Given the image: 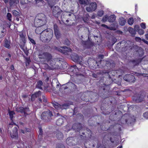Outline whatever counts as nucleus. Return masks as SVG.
Instances as JSON below:
<instances>
[{
  "label": "nucleus",
  "instance_id": "59",
  "mask_svg": "<svg viewBox=\"0 0 148 148\" xmlns=\"http://www.w3.org/2000/svg\"><path fill=\"white\" fill-rule=\"evenodd\" d=\"M108 16H106L103 17V18H102V21H103L105 22L107 20H108Z\"/></svg>",
  "mask_w": 148,
  "mask_h": 148
},
{
  "label": "nucleus",
  "instance_id": "55",
  "mask_svg": "<svg viewBox=\"0 0 148 148\" xmlns=\"http://www.w3.org/2000/svg\"><path fill=\"white\" fill-rule=\"evenodd\" d=\"M140 27L139 25H134V29L136 31H137L139 29Z\"/></svg>",
  "mask_w": 148,
  "mask_h": 148
},
{
  "label": "nucleus",
  "instance_id": "58",
  "mask_svg": "<svg viewBox=\"0 0 148 148\" xmlns=\"http://www.w3.org/2000/svg\"><path fill=\"white\" fill-rule=\"evenodd\" d=\"M79 3L81 4H84L85 3V1L84 0H79Z\"/></svg>",
  "mask_w": 148,
  "mask_h": 148
},
{
  "label": "nucleus",
  "instance_id": "43",
  "mask_svg": "<svg viewBox=\"0 0 148 148\" xmlns=\"http://www.w3.org/2000/svg\"><path fill=\"white\" fill-rule=\"evenodd\" d=\"M10 117L12 120L13 117V115L15 114L14 112L12 111H9L8 112Z\"/></svg>",
  "mask_w": 148,
  "mask_h": 148
},
{
  "label": "nucleus",
  "instance_id": "8",
  "mask_svg": "<svg viewBox=\"0 0 148 148\" xmlns=\"http://www.w3.org/2000/svg\"><path fill=\"white\" fill-rule=\"evenodd\" d=\"M16 111L18 112L24 113V114H27L29 111V108L28 107H17L16 108Z\"/></svg>",
  "mask_w": 148,
  "mask_h": 148
},
{
  "label": "nucleus",
  "instance_id": "63",
  "mask_svg": "<svg viewBox=\"0 0 148 148\" xmlns=\"http://www.w3.org/2000/svg\"><path fill=\"white\" fill-rule=\"evenodd\" d=\"M29 39L30 41V42H32V43L34 44V45L36 44V43L35 41L33 39L30 38L29 37Z\"/></svg>",
  "mask_w": 148,
  "mask_h": 148
},
{
  "label": "nucleus",
  "instance_id": "32",
  "mask_svg": "<svg viewBox=\"0 0 148 148\" xmlns=\"http://www.w3.org/2000/svg\"><path fill=\"white\" fill-rule=\"evenodd\" d=\"M12 14L15 17H21L20 13L15 10L12 11Z\"/></svg>",
  "mask_w": 148,
  "mask_h": 148
},
{
  "label": "nucleus",
  "instance_id": "53",
  "mask_svg": "<svg viewBox=\"0 0 148 148\" xmlns=\"http://www.w3.org/2000/svg\"><path fill=\"white\" fill-rule=\"evenodd\" d=\"M138 75L142 76L144 77H147L148 76V74L145 73H138Z\"/></svg>",
  "mask_w": 148,
  "mask_h": 148
},
{
  "label": "nucleus",
  "instance_id": "9",
  "mask_svg": "<svg viewBox=\"0 0 148 148\" xmlns=\"http://www.w3.org/2000/svg\"><path fill=\"white\" fill-rule=\"evenodd\" d=\"M123 78L125 81L131 83H134L136 80L135 76L131 74H128L125 75Z\"/></svg>",
  "mask_w": 148,
  "mask_h": 148
},
{
  "label": "nucleus",
  "instance_id": "51",
  "mask_svg": "<svg viewBox=\"0 0 148 148\" xmlns=\"http://www.w3.org/2000/svg\"><path fill=\"white\" fill-rule=\"evenodd\" d=\"M103 14V11H100L98 12L97 13V15L100 17H101Z\"/></svg>",
  "mask_w": 148,
  "mask_h": 148
},
{
  "label": "nucleus",
  "instance_id": "54",
  "mask_svg": "<svg viewBox=\"0 0 148 148\" xmlns=\"http://www.w3.org/2000/svg\"><path fill=\"white\" fill-rule=\"evenodd\" d=\"M143 116L145 118L148 119V112H146L143 114Z\"/></svg>",
  "mask_w": 148,
  "mask_h": 148
},
{
  "label": "nucleus",
  "instance_id": "29",
  "mask_svg": "<svg viewBox=\"0 0 148 148\" xmlns=\"http://www.w3.org/2000/svg\"><path fill=\"white\" fill-rule=\"evenodd\" d=\"M88 64H90V65L92 66V65L95 66L97 64V62L94 59H90L88 60Z\"/></svg>",
  "mask_w": 148,
  "mask_h": 148
},
{
  "label": "nucleus",
  "instance_id": "3",
  "mask_svg": "<svg viewBox=\"0 0 148 148\" xmlns=\"http://www.w3.org/2000/svg\"><path fill=\"white\" fill-rule=\"evenodd\" d=\"M16 124L13 123V124H10L8 127V131H9L10 130V128L13 127V129L12 131L10 132V136L11 137L15 139H17L18 138V134L17 132L18 128V127L16 125V127H14Z\"/></svg>",
  "mask_w": 148,
  "mask_h": 148
},
{
  "label": "nucleus",
  "instance_id": "13",
  "mask_svg": "<svg viewBox=\"0 0 148 148\" xmlns=\"http://www.w3.org/2000/svg\"><path fill=\"white\" fill-rule=\"evenodd\" d=\"M6 33L7 30L6 28L0 23V38H3Z\"/></svg>",
  "mask_w": 148,
  "mask_h": 148
},
{
  "label": "nucleus",
  "instance_id": "27",
  "mask_svg": "<svg viewBox=\"0 0 148 148\" xmlns=\"http://www.w3.org/2000/svg\"><path fill=\"white\" fill-rule=\"evenodd\" d=\"M42 86L43 82L39 80L37 82L36 86V88H38L39 89L42 90Z\"/></svg>",
  "mask_w": 148,
  "mask_h": 148
},
{
  "label": "nucleus",
  "instance_id": "36",
  "mask_svg": "<svg viewBox=\"0 0 148 148\" xmlns=\"http://www.w3.org/2000/svg\"><path fill=\"white\" fill-rule=\"evenodd\" d=\"M15 0H9V3L10 7H13L16 5Z\"/></svg>",
  "mask_w": 148,
  "mask_h": 148
},
{
  "label": "nucleus",
  "instance_id": "20",
  "mask_svg": "<svg viewBox=\"0 0 148 148\" xmlns=\"http://www.w3.org/2000/svg\"><path fill=\"white\" fill-rule=\"evenodd\" d=\"M71 58L75 62H79L80 61L79 56L76 53L72 54L71 56Z\"/></svg>",
  "mask_w": 148,
  "mask_h": 148
},
{
  "label": "nucleus",
  "instance_id": "42",
  "mask_svg": "<svg viewBox=\"0 0 148 148\" xmlns=\"http://www.w3.org/2000/svg\"><path fill=\"white\" fill-rule=\"evenodd\" d=\"M69 106V105L68 103H64L61 105V109H66Z\"/></svg>",
  "mask_w": 148,
  "mask_h": 148
},
{
  "label": "nucleus",
  "instance_id": "6",
  "mask_svg": "<svg viewBox=\"0 0 148 148\" xmlns=\"http://www.w3.org/2000/svg\"><path fill=\"white\" fill-rule=\"evenodd\" d=\"M51 8L53 16L57 18H58L59 16L62 17L61 13L62 12V11L58 6L53 5L51 6Z\"/></svg>",
  "mask_w": 148,
  "mask_h": 148
},
{
  "label": "nucleus",
  "instance_id": "37",
  "mask_svg": "<svg viewBox=\"0 0 148 148\" xmlns=\"http://www.w3.org/2000/svg\"><path fill=\"white\" fill-rule=\"evenodd\" d=\"M113 82L114 83L117 84L119 86L121 85V81L120 79H119V78L118 79H114V80H113Z\"/></svg>",
  "mask_w": 148,
  "mask_h": 148
},
{
  "label": "nucleus",
  "instance_id": "47",
  "mask_svg": "<svg viewBox=\"0 0 148 148\" xmlns=\"http://www.w3.org/2000/svg\"><path fill=\"white\" fill-rule=\"evenodd\" d=\"M55 35L56 38L58 39L60 37V31L55 32Z\"/></svg>",
  "mask_w": 148,
  "mask_h": 148
},
{
  "label": "nucleus",
  "instance_id": "45",
  "mask_svg": "<svg viewBox=\"0 0 148 148\" xmlns=\"http://www.w3.org/2000/svg\"><path fill=\"white\" fill-rule=\"evenodd\" d=\"M63 43L66 45L69 46L70 44V42L67 39H66L64 41Z\"/></svg>",
  "mask_w": 148,
  "mask_h": 148
},
{
  "label": "nucleus",
  "instance_id": "49",
  "mask_svg": "<svg viewBox=\"0 0 148 148\" xmlns=\"http://www.w3.org/2000/svg\"><path fill=\"white\" fill-rule=\"evenodd\" d=\"M139 34L140 35H143L144 33V31L142 29H139L137 31Z\"/></svg>",
  "mask_w": 148,
  "mask_h": 148
},
{
  "label": "nucleus",
  "instance_id": "44",
  "mask_svg": "<svg viewBox=\"0 0 148 148\" xmlns=\"http://www.w3.org/2000/svg\"><path fill=\"white\" fill-rule=\"evenodd\" d=\"M6 17L9 21H12V15L10 13H8L7 14Z\"/></svg>",
  "mask_w": 148,
  "mask_h": 148
},
{
  "label": "nucleus",
  "instance_id": "19",
  "mask_svg": "<svg viewBox=\"0 0 148 148\" xmlns=\"http://www.w3.org/2000/svg\"><path fill=\"white\" fill-rule=\"evenodd\" d=\"M54 134L57 139L60 140L62 139L63 137V134L59 130H56L54 132Z\"/></svg>",
  "mask_w": 148,
  "mask_h": 148
},
{
  "label": "nucleus",
  "instance_id": "48",
  "mask_svg": "<svg viewBox=\"0 0 148 148\" xmlns=\"http://www.w3.org/2000/svg\"><path fill=\"white\" fill-rule=\"evenodd\" d=\"M117 27V25H116V26H114V27L110 26V27H108V29H109L110 30H115L116 29V28Z\"/></svg>",
  "mask_w": 148,
  "mask_h": 148
},
{
  "label": "nucleus",
  "instance_id": "60",
  "mask_svg": "<svg viewBox=\"0 0 148 148\" xmlns=\"http://www.w3.org/2000/svg\"><path fill=\"white\" fill-rule=\"evenodd\" d=\"M53 82H56L57 83L56 85V87H58L60 84V83L58 81L57 79H55L53 81Z\"/></svg>",
  "mask_w": 148,
  "mask_h": 148
},
{
  "label": "nucleus",
  "instance_id": "21",
  "mask_svg": "<svg viewBox=\"0 0 148 148\" xmlns=\"http://www.w3.org/2000/svg\"><path fill=\"white\" fill-rule=\"evenodd\" d=\"M74 138L73 137H69L66 140L67 144L69 146H72L75 144L73 140Z\"/></svg>",
  "mask_w": 148,
  "mask_h": 148
},
{
  "label": "nucleus",
  "instance_id": "26",
  "mask_svg": "<svg viewBox=\"0 0 148 148\" xmlns=\"http://www.w3.org/2000/svg\"><path fill=\"white\" fill-rule=\"evenodd\" d=\"M66 86L64 87V89H66L68 88H70V87H74L75 86V85L72 82H69L67 83Z\"/></svg>",
  "mask_w": 148,
  "mask_h": 148
},
{
  "label": "nucleus",
  "instance_id": "61",
  "mask_svg": "<svg viewBox=\"0 0 148 148\" xmlns=\"http://www.w3.org/2000/svg\"><path fill=\"white\" fill-rule=\"evenodd\" d=\"M20 43L21 44L19 45V46L21 48L23 49L25 47V43L24 44L23 42H20Z\"/></svg>",
  "mask_w": 148,
  "mask_h": 148
},
{
  "label": "nucleus",
  "instance_id": "62",
  "mask_svg": "<svg viewBox=\"0 0 148 148\" xmlns=\"http://www.w3.org/2000/svg\"><path fill=\"white\" fill-rule=\"evenodd\" d=\"M42 97L44 102L45 103L47 102V99L45 98V97L44 95H42Z\"/></svg>",
  "mask_w": 148,
  "mask_h": 148
},
{
  "label": "nucleus",
  "instance_id": "50",
  "mask_svg": "<svg viewBox=\"0 0 148 148\" xmlns=\"http://www.w3.org/2000/svg\"><path fill=\"white\" fill-rule=\"evenodd\" d=\"M129 44H130V42L129 41H128L126 43H125V48H126V50L128 49V47H130V45Z\"/></svg>",
  "mask_w": 148,
  "mask_h": 148
},
{
  "label": "nucleus",
  "instance_id": "57",
  "mask_svg": "<svg viewBox=\"0 0 148 148\" xmlns=\"http://www.w3.org/2000/svg\"><path fill=\"white\" fill-rule=\"evenodd\" d=\"M92 76L93 77L98 79H99L96 73H94L92 74Z\"/></svg>",
  "mask_w": 148,
  "mask_h": 148
},
{
  "label": "nucleus",
  "instance_id": "39",
  "mask_svg": "<svg viewBox=\"0 0 148 148\" xmlns=\"http://www.w3.org/2000/svg\"><path fill=\"white\" fill-rule=\"evenodd\" d=\"M53 106L56 109L58 110L61 109V105H60L58 103H53Z\"/></svg>",
  "mask_w": 148,
  "mask_h": 148
},
{
  "label": "nucleus",
  "instance_id": "30",
  "mask_svg": "<svg viewBox=\"0 0 148 148\" xmlns=\"http://www.w3.org/2000/svg\"><path fill=\"white\" fill-rule=\"evenodd\" d=\"M20 38V42H23L24 44L25 43V36L22 33L19 35Z\"/></svg>",
  "mask_w": 148,
  "mask_h": 148
},
{
  "label": "nucleus",
  "instance_id": "14",
  "mask_svg": "<svg viewBox=\"0 0 148 148\" xmlns=\"http://www.w3.org/2000/svg\"><path fill=\"white\" fill-rule=\"evenodd\" d=\"M3 46L5 47L8 49L11 48L10 40L9 38H5L3 41Z\"/></svg>",
  "mask_w": 148,
  "mask_h": 148
},
{
  "label": "nucleus",
  "instance_id": "33",
  "mask_svg": "<svg viewBox=\"0 0 148 148\" xmlns=\"http://www.w3.org/2000/svg\"><path fill=\"white\" fill-rule=\"evenodd\" d=\"M128 31L133 36H134L136 34V31L134 29L131 27H129Z\"/></svg>",
  "mask_w": 148,
  "mask_h": 148
},
{
  "label": "nucleus",
  "instance_id": "56",
  "mask_svg": "<svg viewBox=\"0 0 148 148\" xmlns=\"http://www.w3.org/2000/svg\"><path fill=\"white\" fill-rule=\"evenodd\" d=\"M140 26L141 28L143 29H145L146 28L145 24V23H141Z\"/></svg>",
  "mask_w": 148,
  "mask_h": 148
},
{
  "label": "nucleus",
  "instance_id": "64",
  "mask_svg": "<svg viewBox=\"0 0 148 148\" xmlns=\"http://www.w3.org/2000/svg\"><path fill=\"white\" fill-rule=\"evenodd\" d=\"M49 1L51 2H52L53 3H56L58 2V0H49Z\"/></svg>",
  "mask_w": 148,
  "mask_h": 148
},
{
  "label": "nucleus",
  "instance_id": "34",
  "mask_svg": "<svg viewBox=\"0 0 148 148\" xmlns=\"http://www.w3.org/2000/svg\"><path fill=\"white\" fill-rule=\"evenodd\" d=\"M63 123V120L62 118H60L58 119L56 121V124L57 125L60 126Z\"/></svg>",
  "mask_w": 148,
  "mask_h": 148
},
{
  "label": "nucleus",
  "instance_id": "22",
  "mask_svg": "<svg viewBox=\"0 0 148 148\" xmlns=\"http://www.w3.org/2000/svg\"><path fill=\"white\" fill-rule=\"evenodd\" d=\"M102 88L103 92H104L103 94H108L109 92V90L110 89V86L108 85H104V86H103Z\"/></svg>",
  "mask_w": 148,
  "mask_h": 148
},
{
  "label": "nucleus",
  "instance_id": "17",
  "mask_svg": "<svg viewBox=\"0 0 148 148\" xmlns=\"http://www.w3.org/2000/svg\"><path fill=\"white\" fill-rule=\"evenodd\" d=\"M96 73L99 79H100L104 74H107L108 75L109 73L106 70H99L96 72Z\"/></svg>",
  "mask_w": 148,
  "mask_h": 148
},
{
  "label": "nucleus",
  "instance_id": "2",
  "mask_svg": "<svg viewBox=\"0 0 148 148\" xmlns=\"http://www.w3.org/2000/svg\"><path fill=\"white\" fill-rule=\"evenodd\" d=\"M47 22V18L45 15L43 13L39 14L35 18L34 25L35 26H43Z\"/></svg>",
  "mask_w": 148,
  "mask_h": 148
},
{
  "label": "nucleus",
  "instance_id": "52",
  "mask_svg": "<svg viewBox=\"0 0 148 148\" xmlns=\"http://www.w3.org/2000/svg\"><path fill=\"white\" fill-rule=\"evenodd\" d=\"M135 51L136 52H137L138 50L140 49V47L137 45H135L133 47Z\"/></svg>",
  "mask_w": 148,
  "mask_h": 148
},
{
  "label": "nucleus",
  "instance_id": "1",
  "mask_svg": "<svg viewBox=\"0 0 148 148\" xmlns=\"http://www.w3.org/2000/svg\"><path fill=\"white\" fill-rule=\"evenodd\" d=\"M53 32L52 30H43L40 34V38L44 42H48L53 36Z\"/></svg>",
  "mask_w": 148,
  "mask_h": 148
},
{
  "label": "nucleus",
  "instance_id": "40",
  "mask_svg": "<svg viewBox=\"0 0 148 148\" xmlns=\"http://www.w3.org/2000/svg\"><path fill=\"white\" fill-rule=\"evenodd\" d=\"M127 22L128 24L129 25H132L134 22V19L132 17H130V18H129V19H128Z\"/></svg>",
  "mask_w": 148,
  "mask_h": 148
},
{
  "label": "nucleus",
  "instance_id": "28",
  "mask_svg": "<svg viewBox=\"0 0 148 148\" xmlns=\"http://www.w3.org/2000/svg\"><path fill=\"white\" fill-rule=\"evenodd\" d=\"M116 16L114 14H113L108 17V20L110 22H113L116 20Z\"/></svg>",
  "mask_w": 148,
  "mask_h": 148
},
{
  "label": "nucleus",
  "instance_id": "16",
  "mask_svg": "<svg viewBox=\"0 0 148 148\" xmlns=\"http://www.w3.org/2000/svg\"><path fill=\"white\" fill-rule=\"evenodd\" d=\"M82 127L80 123H75L73 125L72 128L75 131L79 132L82 129Z\"/></svg>",
  "mask_w": 148,
  "mask_h": 148
},
{
  "label": "nucleus",
  "instance_id": "38",
  "mask_svg": "<svg viewBox=\"0 0 148 148\" xmlns=\"http://www.w3.org/2000/svg\"><path fill=\"white\" fill-rule=\"evenodd\" d=\"M137 53H138V55L140 56H142L143 55V51L140 47V49L138 50Z\"/></svg>",
  "mask_w": 148,
  "mask_h": 148
},
{
  "label": "nucleus",
  "instance_id": "12",
  "mask_svg": "<svg viewBox=\"0 0 148 148\" xmlns=\"http://www.w3.org/2000/svg\"><path fill=\"white\" fill-rule=\"evenodd\" d=\"M82 44L84 47L87 49H89L94 45V43L91 41H82Z\"/></svg>",
  "mask_w": 148,
  "mask_h": 148
},
{
  "label": "nucleus",
  "instance_id": "11",
  "mask_svg": "<svg viewBox=\"0 0 148 148\" xmlns=\"http://www.w3.org/2000/svg\"><path fill=\"white\" fill-rule=\"evenodd\" d=\"M97 6V5L95 2L92 3L89 5V7H86V10L88 12H92L94 11L96 9Z\"/></svg>",
  "mask_w": 148,
  "mask_h": 148
},
{
  "label": "nucleus",
  "instance_id": "41",
  "mask_svg": "<svg viewBox=\"0 0 148 148\" xmlns=\"http://www.w3.org/2000/svg\"><path fill=\"white\" fill-rule=\"evenodd\" d=\"M56 148H65V147L63 143H58L56 145Z\"/></svg>",
  "mask_w": 148,
  "mask_h": 148
},
{
  "label": "nucleus",
  "instance_id": "35",
  "mask_svg": "<svg viewBox=\"0 0 148 148\" xmlns=\"http://www.w3.org/2000/svg\"><path fill=\"white\" fill-rule=\"evenodd\" d=\"M33 2V0H21V3L23 5Z\"/></svg>",
  "mask_w": 148,
  "mask_h": 148
},
{
  "label": "nucleus",
  "instance_id": "24",
  "mask_svg": "<svg viewBox=\"0 0 148 148\" xmlns=\"http://www.w3.org/2000/svg\"><path fill=\"white\" fill-rule=\"evenodd\" d=\"M61 48H63V54H67L68 52H71V49L69 47L66 46L61 47Z\"/></svg>",
  "mask_w": 148,
  "mask_h": 148
},
{
  "label": "nucleus",
  "instance_id": "4",
  "mask_svg": "<svg viewBox=\"0 0 148 148\" xmlns=\"http://www.w3.org/2000/svg\"><path fill=\"white\" fill-rule=\"evenodd\" d=\"M53 115L52 112L49 110L44 111L41 114V119L46 122H49L52 119Z\"/></svg>",
  "mask_w": 148,
  "mask_h": 148
},
{
  "label": "nucleus",
  "instance_id": "31",
  "mask_svg": "<svg viewBox=\"0 0 148 148\" xmlns=\"http://www.w3.org/2000/svg\"><path fill=\"white\" fill-rule=\"evenodd\" d=\"M142 60L140 58L136 60H132L131 62L134 63V65H137L141 62Z\"/></svg>",
  "mask_w": 148,
  "mask_h": 148
},
{
  "label": "nucleus",
  "instance_id": "5",
  "mask_svg": "<svg viewBox=\"0 0 148 148\" xmlns=\"http://www.w3.org/2000/svg\"><path fill=\"white\" fill-rule=\"evenodd\" d=\"M121 122L123 124H127L129 125H131L133 123L134 120L129 115L125 114L121 119Z\"/></svg>",
  "mask_w": 148,
  "mask_h": 148
},
{
  "label": "nucleus",
  "instance_id": "46",
  "mask_svg": "<svg viewBox=\"0 0 148 148\" xmlns=\"http://www.w3.org/2000/svg\"><path fill=\"white\" fill-rule=\"evenodd\" d=\"M53 28L54 30V32H56L59 31L58 27L56 24L54 25Z\"/></svg>",
  "mask_w": 148,
  "mask_h": 148
},
{
  "label": "nucleus",
  "instance_id": "10",
  "mask_svg": "<svg viewBox=\"0 0 148 148\" xmlns=\"http://www.w3.org/2000/svg\"><path fill=\"white\" fill-rule=\"evenodd\" d=\"M144 96L141 95H138L137 96H134L133 100L135 103H139L144 100Z\"/></svg>",
  "mask_w": 148,
  "mask_h": 148
},
{
  "label": "nucleus",
  "instance_id": "18",
  "mask_svg": "<svg viewBox=\"0 0 148 148\" xmlns=\"http://www.w3.org/2000/svg\"><path fill=\"white\" fill-rule=\"evenodd\" d=\"M58 60V59H55L51 60L50 61V65L52 67L53 69H58V66L56 64V61Z\"/></svg>",
  "mask_w": 148,
  "mask_h": 148
},
{
  "label": "nucleus",
  "instance_id": "7",
  "mask_svg": "<svg viewBox=\"0 0 148 148\" xmlns=\"http://www.w3.org/2000/svg\"><path fill=\"white\" fill-rule=\"evenodd\" d=\"M38 56L40 58L43 59L44 61L46 62H48L52 58L51 55L47 52L39 53Z\"/></svg>",
  "mask_w": 148,
  "mask_h": 148
},
{
  "label": "nucleus",
  "instance_id": "23",
  "mask_svg": "<svg viewBox=\"0 0 148 148\" xmlns=\"http://www.w3.org/2000/svg\"><path fill=\"white\" fill-rule=\"evenodd\" d=\"M37 27L36 30L35 32L37 34H41L43 30H45L42 29V26H35Z\"/></svg>",
  "mask_w": 148,
  "mask_h": 148
},
{
  "label": "nucleus",
  "instance_id": "25",
  "mask_svg": "<svg viewBox=\"0 0 148 148\" xmlns=\"http://www.w3.org/2000/svg\"><path fill=\"white\" fill-rule=\"evenodd\" d=\"M119 25L121 26H124L125 24V19L123 17H121L119 19Z\"/></svg>",
  "mask_w": 148,
  "mask_h": 148
},
{
  "label": "nucleus",
  "instance_id": "15",
  "mask_svg": "<svg viewBox=\"0 0 148 148\" xmlns=\"http://www.w3.org/2000/svg\"><path fill=\"white\" fill-rule=\"evenodd\" d=\"M41 95V92L39 90L37 92H36L34 93L31 96V100L32 101H34L36 99L37 97H39Z\"/></svg>",
  "mask_w": 148,
  "mask_h": 148
}]
</instances>
